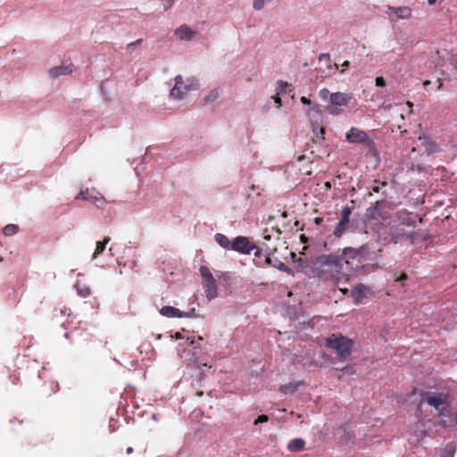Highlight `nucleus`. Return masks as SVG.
Returning a JSON list of instances; mask_svg holds the SVG:
<instances>
[{
  "label": "nucleus",
  "mask_w": 457,
  "mask_h": 457,
  "mask_svg": "<svg viewBox=\"0 0 457 457\" xmlns=\"http://www.w3.org/2000/svg\"><path fill=\"white\" fill-rule=\"evenodd\" d=\"M175 0H162L163 8L165 11H168L173 4Z\"/></svg>",
  "instance_id": "obj_37"
},
{
  "label": "nucleus",
  "mask_w": 457,
  "mask_h": 457,
  "mask_svg": "<svg viewBox=\"0 0 457 457\" xmlns=\"http://www.w3.org/2000/svg\"><path fill=\"white\" fill-rule=\"evenodd\" d=\"M256 245L252 244L245 237H237L233 240L232 250L244 254H248Z\"/></svg>",
  "instance_id": "obj_8"
},
{
  "label": "nucleus",
  "mask_w": 457,
  "mask_h": 457,
  "mask_svg": "<svg viewBox=\"0 0 457 457\" xmlns=\"http://www.w3.org/2000/svg\"><path fill=\"white\" fill-rule=\"evenodd\" d=\"M255 249H256V252L254 253V255H255V256H257V257L261 256V251H260V249H259L257 246H256V248H255Z\"/></svg>",
  "instance_id": "obj_48"
},
{
  "label": "nucleus",
  "mask_w": 457,
  "mask_h": 457,
  "mask_svg": "<svg viewBox=\"0 0 457 457\" xmlns=\"http://www.w3.org/2000/svg\"><path fill=\"white\" fill-rule=\"evenodd\" d=\"M454 421L457 423V416L454 417Z\"/></svg>",
  "instance_id": "obj_56"
},
{
  "label": "nucleus",
  "mask_w": 457,
  "mask_h": 457,
  "mask_svg": "<svg viewBox=\"0 0 457 457\" xmlns=\"http://www.w3.org/2000/svg\"><path fill=\"white\" fill-rule=\"evenodd\" d=\"M201 340H203V337H198L197 341H196V340H195V339H192V340L189 342V344H190V345H192L194 348H197V347H198V345H199V344H198V342H199V341H201Z\"/></svg>",
  "instance_id": "obj_41"
},
{
  "label": "nucleus",
  "mask_w": 457,
  "mask_h": 457,
  "mask_svg": "<svg viewBox=\"0 0 457 457\" xmlns=\"http://www.w3.org/2000/svg\"><path fill=\"white\" fill-rule=\"evenodd\" d=\"M430 84V81L429 80H426L424 81L423 85L424 87H426L427 86H428Z\"/></svg>",
  "instance_id": "obj_53"
},
{
  "label": "nucleus",
  "mask_w": 457,
  "mask_h": 457,
  "mask_svg": "<svg viewBox=\"0 0 457 457\" xmlns=\"http://www.w3.org/2000/svg\"><path fill=\"white\" fill-rule=\"evenodd\" d=\"M265 262L267 264H269V265H272L273 267L277 268L279 270H282V271H287L288 270V268L286 266L285 263H283L280 261H276V262L272 263V261H271L270 257H269V256L266 257Z\"/></svg>",
  "instance_id": "obj_25"
},
{
  "label": "nucleus",
  "mask_w": 457,
  "mask_h": 457,
  "mask_svg": "<svg viewBox=\"0 0 457 457\" xmlns=\"http://www.w3.org/2000/svg\"><path fill=\"white\" fill-rule=\"evenodd\" d=\"M363 249H345L341 255H321L319 258L321 270L322 272L336 273L337 275V280L340 278L339 276L347 277L361 267L363 260Z\"/></svg>",
  "instance_id": "obj_1"
},
{
  "label": "nucleus",
  "mask_w": 457,
  "mask_h": 457,
  "mask_svg": "<svg viewBox=\"0 0 457 457\" xmlns=\"http://www.w3.org/2000/svg\"><path fill=\"white\" fill-rule=\"evenodd\" d=\"M214 239L218 245L226 250H232L233 241H231L227 236L217 233L214 236Z\"/></svg>",
  "instance_id": "obj_19"
},
{
  "label": "nucleus",
  "mask_w": 457,
  "mask_h": 457,
  "mask_svg": "<svg viewBox=\"0 0 457 457\" xmlns=\"http://www.w3.org/2000/svg\"><path fill=\"white\" fill-rule=\"evenodd\" d=\"M195 86L193 82L188 85L184 84L183 77L178 75L175 77V85L170 90V96L174 98L181 99L189 90L195 89Z\"/></svg>",
  "instance_id": "obj_5"
},
{
  "label": "nucleus",
  "mask_w": 457,
  "mask_h": 457,
  "mask_svg": "<svg viewBox=\"0 0 457 457\" xmlns=\"http://www.w3.org/2000/svg\"><path fill=\"white\" fill-rule=\"evenodd\" d=\"M387 8L396 15L397 19H409L411 16V9L408 6L393 7L388 5Z\"/></svg>",
  "instance_id": "obj_17"
},
{
  "label": "nucleus",
  "mask_w": 457,
  "mask_h": 457,
  "mask_svg": "<svg viewBox=\"0 0 457 457\" xmlns=\"http://www.w3.org/2000/svg\"><path fill=\"white\" fill-rule=\"evenodd\" d=\"M438 423L444 428L451 427L454 423V417L450 412L449 407H443L438 412Z\"/></svg>",
  "instance_id": "obj_12"
},
{
  "label": "nucleus",
  "mask_w": 457,
  "mask_h": 457,
  "mask_svg": "<svg viewBox=\"0 0 457 457\" xmlns=\"http://www.w3.org/2000/svg\"><path fill=\"white\" fill-rule=\"evenodd\" d=\"M73 71V64L60 65L53 67L49 70V74L52 78H58L62 75H69Z\"/></svg>",
  "instance_id": "obj_15"
},
{
  "label": "nucleus",
  "mask_w": 457,
  "mask_h": 457,
  "mask_svg": "<svg viewBox=\"0 0 457 457\" xmlns=\"http://www.w3.org/2000/svg\"><path fill=\"white\" fill-rule=\"evenodd\" d=\"M341 371L346 374H354V370L351 366H345V368L342 369Z\"/></svg>",
  "instance_id": "obj_40"
},
{
  "label": "nucleus",
  "mask_w": 457,
  "mask_h": 457,
  "mask_svg": "<svg viewBox=\"0 0 457 457\" xmlns=\"http://www.w3.org/2000/svg\"><path fill=\"white\" fill-rule=\"evenodd\" d=\"M323 58H326L327 60H329V54H322L320 57V60H322Z\"/></svg>",
  "instance_id": "obj_45"
},
{
  "label": "nucleus",
  "mask_w": 457,
  "mask_h": 457,
  "mask_svg": "<svg viewBox=\"0 0 457 457\" xmlns=\"http://www.w3.org/2000/svg\"><path fill=\"white\" fill-rule=\"evenodd\" d=\"M351 213H352V210L350 207L345 206L343 208L342 212H341V219H340L342 223L349 224Z\"/></svg>",
  "instance_id": "obj_28"
},
{
  "label": "nucleus",
  "mask_w": 457,
  "mask_h": 457,
  "mask_svg": "<svg viewBox=\"0 0 457 457\" xmlns=\"http://www.w3.org/2000/svg\"><path fill=\"white\" fill-rule=\"evenodd\" d=\"M387 186L386 182H379L378 180L374 181V185L371 187L372 192L378 193L380 192L382 187H385Z\"/></svg>",
  "instance_id": "obj_33"
},
{
  "label": "nucleus",
  "mask_w": 457,
  "mask_h": 457,
  "mask_svg": "<svg viewBox=\"0 0 457 457\" xmlns=\"http://www.w3.org/2000/svg\"><path fill=\"white\" fill-rule=\"evenodd\" d=\"M76 199L88 201L98 208H104L105 204V200L100 193L90 191L89 189H86L85 191L81 190L76 196Z\"/></svg>",
  "instance_id": "obj_7"
},
{
  "label": "nucleus",
  "mask_w": 457,
  "mask_h": 457,
  "mask_svg": "<svg viewBox=\"0 0 457 457\" xmlns=\"http://www.w3.org/2000/svg\"><path fill=\"white\" fill-rule=\"evenodd\" d=\"M347 226H348L347 223H342V221L339 220V222L337 223V225L334 230V235L337 237H340L344 234V232L346 230Z\"/></svg>",
  "instance_id": "obj_29"
},
{
  "label": "nucleus",
  "mask_w": 457,
  "mask_h": 457,
  "mask_svg": "<svg viewBox=\"0 0 457 457\" xmlns=\"http://www.w3.org/2000/svg\"><path fill=\"white\" fill-rule=\"evenodd\" d=\"M110 240L111 239L109 237H105L103 241H98L96 243V247L92 256L93 259H96L99 254H101L104 251L106 245L110 242Z\"/></svg>",
  "instance_id": "obj_22"
},
{
  "label": "nucleus",
  "mask_w": 457,
  "mask_h": 457,
  "mask_svg": "<svg viewBox=\"0 0 457 457\" xmlns=\"http://www.w3.org/2000/svg\"><path fill=\"white\" fill-rule=\"evenodd\" d=\"M204 292L206 294V296L208 299H212L216 297L217 295V286L215 279L208 281V282H203Z\"/></svg>",
  "instance_id": "obj_20"
},
{
  "label": "nucleus",
  "mask_w": 457,
  "mask_h": 457,
  "mask_svg": "<svg viewBox=\"0 0 457 457\" xmlns=\"http://www.w3.org/2000/svg\"><path fill=\"white\" fill-rule=\"evenodd\" d=\"M301 382H290L286 385H282L279 387V391L284 394H292L295 392Z\"/></svg>",
  "instance_id": "obj_23"
},
{
  "label": "nucleus",
  "mask_w": 457,
  "mask_h": 457,
  "mask_svg": "<svg viewBox=\"0 0 457 457\" xmlns=\"http://www.w3.org/2000/svg\"><path fill=\"white\" fill-rule=\"evenodd\" d=\"M219 97V92L217 89H213L212 90L208 96H206L204 97V103L205 104H208V103H212V102H214L217 98Z\"/></svg>",
  "instance_id": "obj_31"
},
{
  "label": "nucleus",
  "mask_w": 457,
  "mask_h": 457,
  "mask_svg": "<svg viewBox=\"0 0 457 457\" xmlns=\"http://www.w3.org/2000/svg\"><path fill=\"white\" fill-rule=\"evenodd\" d=\"M366 291H367V287L362 284H359L355 288H353L351 293L353 302L355 303H361V300L366 295Z\"/></svg>",
  "instance_id": "obj_18"
},
{
  "label": "nucleus",
  "mask_w": 457,
  "mask_h": 457,
  "mask_svg": "<svg viewBox=\"0 0 457 457\" xmlns=\"http://www.w3.org/2000/svg\"><path fill=\"white\" fill-rule=\"evenodd\" d=\"M126 453H127L128 454L132 453H133V448H132V447H128V448L126 449Z\"/></svg>",
  "instance_id": "obj_49"
},
{
  "label": "nucleus",
  "mask_w": 457,
  "mask_h": 457,
  "mask_svg": "<svg viewBox=\"0 0 457 457\" xmlns=\"http://www.w3.org/2000/svg\"><path fill=\"white\" fill-rule=\"evenodd\" d=\"M340 291L344 294V295H346L348 293V289L347 288H339Z\"/></svg>",
  "instance_id": "obj_50"
},
{
  "label": "nucleus",
  "mask_w": 457,
  "mask_h": 457,
  "mask_svg": "<svg viewBox=\"0 0 457 457\" xmlns=\"http://www.w3.org/2000/svg\"><path fill=\"white\" fill-rule=\"evenodd\" d=\"M391 204L385 200L377 201L374 206L367 210V215L372 220H387L390 219Z\"/></svg>",
  "instance_id": "obj_4"
},
{
  "label": "nucleus",
  "mask_w": 457,
  "mask_h": 457,
  "mask_svg": "<svg viewBox=\"0 0 457 457\" xmlns=\"http://www.w3.org/2000/svg\"><path fill=\"white\" fill-rule=\"evenodd\" d=\"M451 457H453V453H452V455H451Z\"/></svg>",
  "instance_id": "obj_57"
},
{
  "label": "nucleus",
  "mask_w": 457,
  "mask_h": 457,
  "mask_svg": "<svg viewBox=\"0 0 457 457\" xmlns=\"http://www.w3.org/2000/svg\"><path fill=\"white\" fill-rule=\"evenodd\" d=\"M353 345L352 339L342 334H332L325 342V346L334 351L341 361H345L350 356Z\"/></svg>",
  "instance_id": "obj_3"
},
{
  "label": "nucleus",
  "mask_w": 457,
  "mask_h": 457,
  "mask_svg": "<svg viewBox=\"0 0 457 457\" xmlns=\"http://www.w3.org/2000/svg\"><path fill=\"white\" fill-rule=\"evenodd\" d=\"M417 215L408 212L405 209L397 212V219L403 225L414 226L416 223Z\"/></svg>",
  "instance_id": "obj_13"
},
{
  "label": "nucleus",
  "mask_w": 457,
  "mask_h": 457,
  "mask_svg": "<svg viewBox=\"0 0 457 457\" xmlns=\"http://www.w3.org/2000/svg\"><path fill=\"white\" fill-rule=\"evenodd\" d=\"M407 104H408V105H410V106H411V105H412V104H411V102H408Z\"/></svg>",
  "instance_id": "obj_55"
},
{
  "label": "nucleus",
  "mask_w": 457,
  "mask_h": 457,
  "mask_svg": "<svg viewBox=\"0 0 457 457\" xmlns=\"http://www.w3.org/2000/svg\"><path fill=\"white\" fill-rule=\"evenodd\" d=\"M420 145L425 148L426 153L429 155L439 151L438 145L428 135H422L418 138Z\"/></svg>",
  "instance_id": "obj_11"
},
{
  "label": "nucleus",
  "mask_w": 457,
  "mask_h": 457,
  "mask_svg": "<svg viewBox=\"0 0 457 457\" xmlns=\"http://www.w3.org/2000/svg\"><path fill=\"white\" fill-rule=\"evenodd\" d=\"M78 294L82 297H87L91 295V290L87 287H77Z\"/></svg>",
  "instance_id": "obj_32"
},
{
  "label": "nucleus",
  "mask_w": 457,
  "mask_h": 457,
  "mask_svg": "<svg viewBox=\"0 0 457 457\" xmlns=\"http://www.w3.org/2000/svg\"><path fill=\"white\" fill-rule=\"evenodd\" d=\"M280 95L274 96L272 98L274 99V102L278 104V107L281 105V99L279 97Z\"/></svg>",
  "instance_id": "obj_42"
},
{
  "label": "nucleus",
  "mask_w": 457,
  "mask_h": 457,
  "mask_svg": "<svg viewBox=\"0 0 457 457\" xmlns=\"http://www.w3.org/2000/svg\"><path fill=\"white\" fill-rule=\"evenodd\" d=\"M322 220H323V219L320 218V217H317L314 219V222L318 225H320L322 222Z\"/></svg>",
  "instance_id": "obj_44"
},
{
  "label": "nucleus",
  "mask_w": 457,
  "mask_h": 457,
  "mask_svg": "<svg viewBox=\"0 0 457 457\" xmlns=\"http://www.w3.org/2000/svg\"><path fill=\"white\" fill-rule=\"evenodd\" d=\"M375 81H376L377 87H385L386 86V80L383 77H377Z\"/></svg>",
  "instance_id": "obj_39"
},
{
  "label": "nucleus",
  "mask_w": 457,
  "mask_h": 457,
  "mask_svg": "<svg viewBox=\"0 0 457 457\" xmlns=\"http://www.w3.org/2000/svg\"><path fill=\"white\" fill-rule=\"evenodd\" d=\"M278 87H277V95H285L287 93V88L291 87L287 82H285L283 80L278 81Z\"/></svg>",
  "instance_id": "obj_27"
},
{
  "label": "nucleus",
  "mask_w": 457,
  "mask_h": 457,
  "mask_svg": "<svg viewBox=\"0 0 457 457\" xmlns=\"http://www.w3.org/2000/svg\"><path fill=\"white\" fill-rule=\"evenodd\" d=\"M263 238H264L265 240H270V235H265V236L263 237Z\"/></svg>",
  "instance_id": "obj_54"
},
{
  "label": "nucleus",
  "mask_w": 457,
  "mask_h": 457,
  "mask_svg": "<svg viewBox=\"0 0 457 457\" xmlns=\"http://www.w3.org/2000/svg\"><path fill=\"white\" fill-rule=\"evenodd\" d=\"M253 6L255 10H262L264 7V0H253Z\"/></svg>",
  "instance_id": "obj_35"
},
{
  "label": "nucleus",
  "mask_w": 457,
  "mask_h": 457,
  "mask_svg": "<svg viewBox=\"0 0 457 457\" xmlns=\"http://www.w3.org/2000/svg\"><path fill=\"white\" fill-rule=\"evenodd\" d=\"M300 101L302 102V104H306V105H310L311 108L310 110L307 111V114L310 115L311 114V112L313 111V112H320V107L318 104H312V101L307 98L306 96H302L300 98Z\"/></svg>",
  "instance_id": "obj_24"
},
{
  "label": "nucleus",
  "mask_w": 457,
  "mask_h": 457,
  "mask_svg": "<svg viewBox=\"0 0 457 457\" xmlns=\"http://www.w3.org/2000/svg\"><path fill=\"white\" fill-rule=\"evenodd\" d=\"M350 65V62L348 61H345L343 63H342V67L343 68H348Z\"/></svg>",
  "instance_id": "obj_46"
},
{
  "label": "nucleus",
  "mask_w": 457,
  "mask_h": 457,
  "mask_svg": "<svg viewBox=\"0 0 457 457\" xmlns=\"http://www.w3.org/2000/svg\"><path fill=\"white\" fill-rule=\"evenodd\" d=\"M313 132L315 136L312 139V144H307V146L311 148L312 154L317 153L318 150L315 148L321 146L325 141V129L323 127H320L318 131H316V129H314Z\"/></svg>",
  "instance_id": "obj_10"
},
{
  "label": "nucleus",
  "mask_w": 457,
  "mask_h": 457,
  "mask_svg": "<svg viewBox=\"0 0 457 457\" xmlns=\"http://www.w3.org/2000/svg\"><path fill=\"white\" fill-rule=\"evenodd\" d=\"M346 141L353 144H368L370 139L368 134L355 127H352L345 135Z\"/></svg>",
  "instance_id": "obj_6"
},
{
  "label": "nucleus",
  "mask_w": 457,
  "mask_h": 457,
  "mask_svg": "<svg viewBox=\"0 0 457 457\" xmlns=\"http://www.w3.org/2000/svg\"><path fill=\"white\" fill-rule=\"evenodd\" d=\"M407 278V275L405 273H402L401 276L397 278H395V281H403Z\"/></svg>",
  "instance_id": "obj_43"
},
{
  "label": "nucleus",
  "mask_w": 457,
  "mask_h": 457,
  "mask_svg": "<svg viewBox=\"0 0 457 457\" xmlns=\"http://www.w3.org/2000/svg\"><path fill=\"white\" fill-rule=\"evenodd\" d=\"M59 390V385L58 383H55L54 392H56Z\"/></svg>",
  "instance_id": "obj_51"
},
{
  "label": "nucleus",
  "mask_w": 457,
  "mask_h": 457,
  "mask_svg": "<svg viewBox=\"0 0 457 457\" xmlns=\"http://www.w3.org/2000/svg\"><path fill=\"white\" fill-rule=\"evenodd\" d=\"M192 361L197 368H200L201 366H204V367L208 366V362L204 359H202L199 357H194V359Z\"/></svg>",
  "instance_id": "obj_34"
},
{
  "label": "nucleus",
  "mask_w": 457,
  "mask_h": 457,
  "mask_svg": "<svg viewBox=\"0 0 457 457\" xmlns=\"http://www.w3.org/2000/svg\"><path fill=\"white\" fill-rule=\"evenodd\" d=\"M436 2V0H428V4L432 5Z\"/></svg>",
  "instance_id": "obj_52"
},
{
  "label": "nucleus",
  "mask_w": 457,
  "mask_h": 457,
  "mask_svg": "<svg viewBox=\"0 0 457 457\" xmlns=\"http://www.w3.org/2000/svg\"><path fill=\"white\" fill-rule=\"evenodd\" d=\"M19 230V227L15 224H8L4 228V234L5 236H12L16 234Z\"/></svg>",
  "instance_id": "obj_30"
},
{
  "label": "nucleus",
  "mask_w": 457,
  "mask_h": 457,
  "mask_svg": "<svg viewBox=\"0 0 457 457\" xmlns=\"http://www.w3.org/2000/svg\"><path fill=\"white\" fill-rule=\"evenodd\" d=\"M269 420V417L265 414H262L258 416V418L254 420L253 424L257 425L259 423L267 422Z\"/></svg>",
  "instance_id": "obj_36"
},
{
  "label": "nucleus",
  "mask_w": 457,
  "mask_h": 457,
  "mask_svg": "<svg viewBox=\"0 0 457 457\" xmlns=\"http://www.w3.org/2000/svg\"><path fill=\"white\" fill-rule=\"evenodd\" d=\"M425 401L430 406L435 407L436 410L438 411V412L441 411L443 407H446L445 404L444 398L441 395H436V394L428 395Z\"/></svg>",
  "instance_id": "obj_14"
},
{
  "label": "nucleus",
  "mask_w": 457,
  "mask_h": 457,
  "mask_svg": "<svg viewBox=\"0 0 457 457\" xmlns=\"http://www.w3.org/2000/svg\"><path fill=\"white\" fill-rule=\"evenodd\" d=\"M320 98L327 103L325 106L328 112L337 116L342 113V106H346L353 99L352 93L335 92L331 93L328 88L324 87L319 91Z\"/></svg>",
  "instance_id": "obj_2"
},
{
  "label": "nucleus",
  "mask_w": 457,
  "mask_h": 457,
  "mask_svg": "<svg viewBox=\"0 0 457 457\" xmlns=\"http://www.w3.org/2000/svg\"><path fill=\"white\" fill-rule=\"evenodd\" d=\"M324 187H325L326 189H330V188H331V184H330V182H329V181L325 182V184H324Z\"/></svg>",
  "instance_id": "obj_47"
},
{
  "label": "nucleus",
  "mask_w": 457,
  "mask_h": 457,
  "mask_svg": "<svg viewBox=\"0 0 457 457\" xmlns=\"http://www.w3.org/2000/svg\"><path fill=\"white\" fill-rule=\"evenodd\" d=\"M195 312V309H192L189 312H181L178 308L173 306H163L160 310V313L167 318H184L191 317Z\"/></svg>",
  "instance_id": "obj_9"
},
{
  "label": "nucleus",
  "mask_w": 457,
  "mask_h": 457,
  "mask_svg": "<svg viewBox=\"0 0 457 457\" xmlns=\"http://www.w3.org/2000/svg\"><path fill=\"white\" fill-rule=\"evenodd\" d=\"M200 272H201L204 282H208V281L214 279L212 272L210 271V270L207 267L202 266L200 268Z\"/></svg>",
  "instance_id": "obj_26"
},
{
  "label": "nucleus",
  "mask_w": 457,
  "mask_h": 457,
  "mask_svg": "<svg viewBox=\"0 0 457 457\" xmlns=\"http://www.w3.org/2000/svg\"><path fill=\"white\" fill-rule=\"evenodd\" d=\"M305 441L302 438H295L291 440L287 445L288 451L292 453L300 452L304 449Z\"/></svg>",
  "instance_id": "obj_21"
},
{
  "label": "nucleus",
  "mask_w": 457,
  "mask_h": 457,
  "mask_svg": "<svg viewBox=\"0 0 457 457\" xmlns=\"http://www.w3.org/2000/svg\"><path fill=\"white\" fill-rule=\"evenodd\" d=\"M195 32L191 29L187 25L183 24L175 30V35L180 40H190L193 38Z\"/></svg>",
  "instance_id": "obj_16"
},
{
  "label": "nucleus",
  "mask_w": 457,
  "mask_h": 457,
  "mask_svg": "<svg viewBox=\"0 0 457 457\" xmlns=\"http://www.w3.org/2000/svg\"><path fill=\"white\" fill-rule=\"evenodd\" d=\"M143 42V39L139 38L134 42H131L129 43L128 46H127V50H130L132 47L136 46H139L141 45Z\"/></svg>",
  "instance_id": "obj_38"
}]
</instances>
